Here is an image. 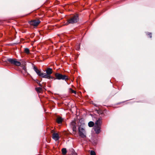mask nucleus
I'll return each mask as SVG.
<instances>
[{
	"mask_svg": "<svg viewBox=\"0 0 155 155\" xmlns=\"http://www.w3.org/2000/svg\"><path fill=\"white\" fill-rule=\"evenodd\" d=\"M148 34V35L149 36L150 38H151L152 37V35H151V33H149Z\"/></svg>",
	"mask_w": 155,
	"mask_h": 155,
	"instance_id": "obj_22",
	"label": "nucleus"
},
{
	"mask_svg": "<svg viewBox=\"0 0 155 155\" xmlns=\"http://www.w3.org/2000/svg\"><path fill=\"white\" fill-rule=\"evenodd\" d=\"M62 152V154L63 155H65L67 153V150L66 148H63L61 150Z\"/></svg>",
	"mask_w": 155,
	"mask_h": 155,
	"instance_id": "obj_15",
	"label": "nucleus"
},
{
	"mask_svg": "<svg viewBox=\"0 0 155 155\" xmlns=\"http://www.w3.org/2000/svg\"><path fill=\"white\" fill-rule=\"evenodd\" d=\"M33 68L34 70L37 74L38 75H39L40 73L41 72V71L39 70L38 69L35 67H34Z\"/></svg>",
	"mask_w": 155,
	"mask_h": 155,
	"instance_id": "obj_10",
	"label": "nucleus"
},
{
	"mask_svg": "<svg viewBox=\"0 0 155 155\" xmlns=\"http://www.w3.org/2000/svg\"><path fill=\"white\" fill-rule=\"evenodd\" d=\"M69 91L71 93H74L75 94H76V92L75 91L71 89V88L70 89Z\"/></svg>",
	"mask_w": 155,
	"mask_h": 155,
	"instance_id": "obj_20",
	"label": "nucleus"
},
{
	"mask_svg": "<svg viewBox=\"0 0 155 155\" xmlns=\"http://www.w3.org/2000/svg\"><path fill=\"white\" fill-rule=\"evenodd\" d=\"M39 86H41V84L40 83H39Z\"/></svg>",
	"mask_w": 155,
	"mask_h": 155,
	"instance_id": "obj_24",
	"label": "nucleus"
},
{
	"mask_svg": "<svg viewBox=\"0 0 155 155\" xmlns=\"http://www.w3.org/2000/svg\"><path fill=\"white\" fill-rule=\"evenodd\" d=\"M35 90L38 93H40L41 92L42 89L41 87H38L35 88Z\"/></svg>",
	"mask_w": 155,
	"mask_h": 155,
	"instance_id": "obj_12",
	"label": "nucleus"
},
{
	"mask_svg": "<svg viewBox=\"0 0 155 155\" xmlns=\"http://www.w3.org/2000/svg\"><path fill=\"white\" fill-rule=\"evenodd\" d=\"M56 78H54V80L57 79L58 80H66L68 79V77L65 75H62L60 73H56L55 74Z\"/></svg>",
	"mask_w": 155,
	"mask_h": 155,
	"instance_id": "obj_2",
	"label": "nucleus"
},
{
	"mask_svg": "<svg viewBox=\"0 0 155 155\" xmlns=\"http://www.w3.org/2000/svg\"><path fill=\"white\" fill-rule=\"evenodd\" d=\"M76 49H77V50H79V48H76Z\"/></svg>",
	"mask_w": 155,
	"mask_h": 155,
	"instance_id": "obj_25",
	"label": "nucleus"
},
{
	"mask_svg": "<svg viewBox=\"0 0 155 155\" xmlns=\"http://www.w3.org/2000/svg\"><path fill=\"white\" fill-rule=\"evenodd\" d=\"M46 73H40L39 75H38L39 76H41L42 78H44L45 75Z\"/></svg>",
	"mask_w": 155,
	"mask_h": 155,
	"instance_id": "obj_16",
	"label": "nucleus"
},
{
	"mask_svg": "<svg viewBox=\"0 0 155 155\" xmlns=\"http://www.w3.org/2000/svg\"><path fill=\"white\" fill-rule=\"evenodd\" d=\"M63 120V119L61 117H58L56 119V121L58 124L62 123Z\"/></svg>",
	"mask_w": 155,
	"mask_h": 155,
	"instance_id": "obj_9",
	"label": "nucleus"
},
{
	"mask_svg": "<svg viewBox=\"0 0 155 155\" xmlns=\"http://www.w3.org/2000/svg\"><path fill=\"white\" fill-rule=\"evenodd\" d=\"M71 127L76 126V123L74 121H72L71 123Z\"/></svg>",
	"mask_w": 155,
	"mask_h": 155,
	"instance_id": "obj_17",
	"label": "nucleus"
},
{
	"mask_svg": "<svg viewBox=\"0 0 155 155\" xmlns=\"http://www.w3.org/2000/svg\"><path fill=\"white\" fill-rule=\"evenodd\" d=\"M91 155H96L95 152L93 150H91L90 153Z\"/></svg>",
	"mask_w": 155,
	"mask_h": 155,
	"instance_id": "obj_21",
	"label": "nucleus"
},
{
	"mask_svg": "<svg viewBox=\"0 0 155 155\" xmlns=\"http://www.w3.org/2000/svg\"><path fill=\"white\" fill-rule=\"evenodd\" d=\"M7 60L12 64L17 66H19L21 65V63L19 61H17L16 59H15L8 58Z\"/></svg>",
	"mask_w": 155,
	"mask_h": 155,
	"instance_id": "obj_4",
	"label": "nucleus"
},
{
	"mask_svg": "<svg viewBox=\"0 0 155 155\" xmlns=\"http://www.w3.org/2000/svg\"><path fill=\"white\" fill-rule=\"evenodd\" d=\"M52 138L56 141L58 140L59 139V134L57 133H54L52 135Z\"/></svg>",
	"mask_w": 155,
	"mask_h": 155,
	"instance_id": "obj_6",
	"label": "nucleus"
},
{
	"mask_svg": "<svg viewBox=\"0 0 155 155\" xmlns=\"http://www.w3.org/2000/svg\"><path fill=\"white\" fill-rule=\"evenodd\" d=\"M46 74L51 75L53 71L52 69L50 68H48L46 70Z\"/></svg>",
	"mask_w": 155,
	"mask_h": 155,
	"instance_id": "obj_8",
	"label": "nucleus"
},
{
	"mask_svg": "<svg viewBox=\"0 0 155 155\" xmlns=\"http://www.w3.org/2000/svg\"><path fill=\"white\" fill-rule=\"evenodd\" d=\"M73 155H77V154L76 153H74Z\"/></svg>",
	"mask_w": 155,
	"mask_h": 155,
	"instance_id": "obj_23",
	"label": "nucleus"
},
{
	"mask_svg": "<svg viewBox=\"0 0 155 155\" xmlns=\"http://www.w3.org/2000/svg\"><path fill=\"white\" fill-rule=\"evenodd\" d=\"M45 78H48L49 79H50L51 78H54L51 76L50 75L48 74H46L45 75Z\"/></svg>",
	"mask_w": 155,
	"mask_h": 155,
	"instance_id": "obj_13",
	"label": "nucleus"
},
{
	"mask_svg": "<svg viewBox=\"0 0 155 155\" xmlns=\"http://www.w3.org/2000/svg\"><path fill=\"white\" fill-rule=\"evenodd\" d=\"M88 125L89 127H92L94 125V123L92 121H90L89 122Z\"/></svg>",
	"mask_w": 155,
	"mask_h": 155,
	"instance_id": "obj_14",
	"label": "nucleus"
},
{
	"mask_svg": "<svg viewBox=\"0 0 155 155\" xmlns=\"http://www.w3.org/2000/svg\"><path fill=\"white\" fill-rule=\"evenodd\" d=\"M78 133L80 136L82 138H84L86 137V131L84 128L79 127L78 128Z\"/></svg>",
	"mask_w": 155,
	"mask_h": 155,
	"instance_id": "obj_3",
	"label": "nucleus"
},
{
	"mask_svg": "<svg viewBox=\"0 0 155 155\" xmlns=\"http://www.w3.org/2000/svg\"><path fill=\"white\" fill-rule=\"evenodd\" d=\"M40 21L39 20H33L29 21L30 25L33 26H37L40 23Z\"/></svg>",
	"mask_w": 155,
	"mask_h": 155,
	"instance_id": "obj_5",
	"label": "nucleus"
},
{
	"mask_svg": "<svg viewBox=\"0 0 155 155\" xmlns=\"http://www.w3.org/2000/svg\"><path fill=\"white\" fill-rule=\"evenodd\" d=\"M94 128L96 134H98L100 132V126L95 125Z\"/></svg>",
	"mask_w": 155,
	"mask_h": 155,
	"instance_id": "obj_7",
	"label": "nucleus"
},
{
	"mask_svg": "<svg viewBox=\"0 0 155 155\" xmlns=\"http://www.w3.org/2000/svg\"><path fill=\"white\" fill-rule=\"evenodd\" d=\"M24 51L25 53L27 54H28L29 53V49L28 48H25L24 50Z\"/></svg>",
	"mask_w": 155,
	"mask_h": 155,
	"instance_id": "obj_18",
	"label": "nucleus"
},
{
	"mask_svg": "<svg viewBox=\"0 0 155 155\" xmlns=\"http://www.w3.org/2000/svg\"><path fill=\"white\" fill-rule=\"evenodd\" d=\"M72 130L75 133H76L77 131V128L76 126L73 127H72Z\"/></svg>",
	"mask_w": 155,
	"mask_h": 155,
	"instance_id": "obj_19",
	"label": "nucleus"
},
{
	"mask_svg": "<svg viewBox=\"0 0 155 155\" xmlns=\"http://www.w3.org/2000/svg\"><path fill=\"white\" fill-rule=\"evenodd\" d=\"M78 15H76L73 16L68 20L65 25H67L69 24H73L76 23L78 22Z\"/></svg>",
	"mask_w": 155,
	"mask_h": 155,
	"instance_id": "obj_1",
	"label": "nucleus"
},
{
	"mask_svg": "<svg viewBox=\"0 0 155 155\" xmlns=\"http://www.w3.org/2000/svg\"><path fill=\"white\" fill-rule=\"evenodd\" d=\"M101 123V120L99 119L97 120L95 123V125L100 126Z\"/></svg>",
	"mask_w": 155,
	"mask_h": 155,
	"instance_id": "obj_11",
	"label": "nucleus"
}]
</instances>
